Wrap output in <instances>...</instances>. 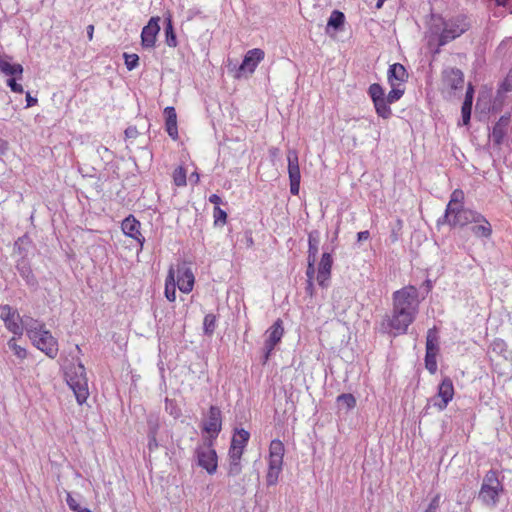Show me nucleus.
<instances>
[{
  "label": "nucleus",
  "instance_id": "nucleus-1",
  "mask_svg": "<svg viewBox=\"0 0 512 512\" xmlns=\"http://www.w3.org/2000/svg\"><path fill=\"white\" fill-rule=\"evenodd\" d=\"M24 326L33 345L48 357L54 359L58 354V342L51 332L45 328V324L30 319L24 323Z\"/></svg>",
  "mask_w": 512,
  "mask_h": 512
},
{
  "label": "nucleus",
  "instance_id": "nucleus-2",
  "mask_svg": "<svg viewBox=\"0 0 512 512\" xmlns=\"http://www.w3.org/2000/svg\"><path fill=\"white\" fill-rule=\"evenodd\" d=\"M250 433L243 429H235L231 438V444L228 451L229 465L228 475L237 476L242 472L241 458L245 447L248 444Z\"/></svg>",
  "mask_w": 512,
  "mask_h": 512
},
{
  "label": "nucleus",
  "instance_id": "nucleus-3",
  "mask_svg": "<svg viewBox=\"0 0 512 512\" xmlns=\"http://www.w3.org/2000/svg\"><path fill=\"white\" fill-rule=\"evenodd\" d=\"M419 295L415 286H405L393 293V308L416 318L419 312Z\"/></svg>",
  "mask_w": 512,
  "mask_h": 512
},
{
  "label": "nucleus",
  "instance_id": "nucleus-4",
  "mask_svg": "<svg viewBox=\"0 0 512 512\" xmlns=\"http://www.w3.org/2000/svg\"><path fill=\"white\" fill-rule=\"evenodd\" d=\"M504 487L497 471L490 470L483 478L478 498L488 507H496Z\"/></svg>",
  "mask_w": 512,
  "mask_h": 512
},
{
  "label": "nucleus",
  "instance_id": "nucleus-5",
  "mask_svg": "<svg viewBox=\"0 0 512 512\" xmlns=\"http://www.w3.org/2000/svg\"><path fill=\"white\" fill-rule=\"evenodd\" d=\"M67 383L73 390L77 402L83 404L89 395L88 379L83 364H73L66 372Z\"/></svg>",
  "mask_w": 512,
  "mask_h": 512
},
{
  "label": "nucleus",
  "instance_id": "nucleus-6",
  "mask_svg": "<svg viewBox=\"0 0 512 512\" xmlns=\"http://www.w3.org/2000/svg\"><path fill=\"white\" fill-rule=\"evenodd\" d=\"M284 452L285 449L282 441L278 439L271 441L269 445L268 471L266 475V482L269 486L275 485L278 482L283 467Z\"/></svg>",
  "mask_w": 512,
  "mask_h": 512
},
{
  "label": "nucleus",
  "instance_id": "nucleus-7",
  "mask_svg": "<svg viewBox=\"0 0 512 512\" xmlns=\"http://www.w3.org/2000/svg\"><path fill=\"white\" fill-rule=\"evenodd\" d=\"M415 319L410 317L407 313H403L393 308L392 314L386 316L381 322V331L393 336L405 334L408 327Z\"/></svg>",
  "mask_w": 512,
  "mask_h": 512
},
{
  "label": "nucleus",
  "instance_id": "nucleus-8",
  "mask_svg": "<svg viewBox=\"0 0 512 512\" xmlns=\"http://www.w3.org/2000/svg\"><path fill=\"white\" fill-rule=\"evenodd\" d=\"M464 87V74L455 67H446L441 74V92L448 98L456 95L457 91H462Z\"/></svg>",
  "mask_w": 512,
  "mask_h": 512
},
{
  "label": "nucleus",
  "instance_id": "nucleus-9",
  "mask_svg": "<svg viewBox=\"0 0 512 512\" xmlns=\"http://www.w3.org/2000/svg\"><path fill=\"white\" fill-rule=\"evenodd\" d=\"M469 28V23L465 16L460 15L447 20L444 23L443 31L439 38V45L443 46L455 38L461 36Z\"/></svg>",
  "mask_w": 512,
  "mask_h": 512
},
{
  "label": "nucleus",
  "instance_id": "nucleus-10",
  "mask_svg": "<svg viewBox=\"0 0 512 512\" xmlns=\"http://www.w3.org/2000/svg\"><path fill=\"white\" fill-rule=\"evenodd\" d=\"M370 96L377 115L383 119H389L392 115L390 103L385 98L383 87L378 83H373L368 88Z\"/></svg>",
  "mask_w": 512,
  "mask_h": 512
},
{
  "label": "nucleus",
  "instance_id": "nucleus-11",
  "mask_svg": "<svg viewBox=\"0 0 512 512\" xmlns=\"http://www.w3.org/2000/svg\"><path fill=\"white\" fill-rule=\"evenodd\" d=\"M264 51L258 48L249 50L239 68L235 71V78L246 77L252 74L258 64L264 59Z\"/></svg>",
  "mask_w": 512,
  "mask_h": 512
},
{
  "label": "nucleus",
  "instance_id": "nucleus-12",
  "mask_svg": "<svg viewBox=\"0 0 512 512\" xmlns=\"http://www.w3.org/2000/svg\"><path fill=\"white\" fill-rule=\"evenodd\" d=\"M284 335L283 322L281 319H277L274 324L267 329L265 333L264 341V361L266 362L275 346L281 341Z\"/></svg>",
  "mask_w": 512,
  "mask_h": 512
},
{
  "label": "nucleus",
  "instance_id": "nucleus-13",
  "mask_svg": "<svg viewBox=\"0 0 512 512\" xmlns=\"http://www.w3.org/2000/svg\"><path fill=\"white\" fill-rule=\"evenodd\" d=\"M454 397V386L452 380L448 377L444 378L438 386L437 396L432 398L430 402L439 411H443Z\"/></svg>",
  "mask_w": 512,
  "mask_h": 512
},
{
  "label": "nucleus",
  "instance_id": "nucleus-14",
  "mask_svg": "<svg viewBox=\"0 0 512 512\" xmlns=\"http://www.w3.org/2000/svg\"><path fill=\"white\" fill-rule=\"evenodd\" d=\"M211 447L212 441L209 440L207 445L200 446L196 450L198 465L210 474L215 472L217 468L216 452Z\"/></svg>",
  "mask_w": 512,
  "mask_h": 512
},
{
  "label": "nucleus",
  "instance_id": "nucleus-15",
  "mask_svg": "<svg viewBox=\"0 0 512 512\" xmlns=\"http://www.w3.org/2000/svg\"><path fill=\"white\" fill-rule=\"evenodd\" d=\"M452 226H465L482 219V214L464 207L458 208L451 216L445 218Z\"/></svg>",
  "mask_w": 512,
  "mask_h": 512
},
{
  "label": "nucleus",
  "instance_id": "nucleus-16",
  "mask_svg": "<svg viewBox=\"0 0 512 512\" xmlns=\"http://www.w3.org/2000/svg\"><path fill=\"white\" fill-rule=\"evenodd\" d=\"M333 257L330 253L324 252L317 267L316 281L322 288H327L330 284L331 269Z\"/></svg>",
  "mask_w": 512,
  "mask_h": 512
},
{
  "label": "nucleus",
  "instance_id": "nucleus-17",
  "mask_svg": "<svg viewBox=\"0 0 512 512\" xmlns=\"http://www.w3.org/2000/svg\"><path fill=\"white\" fill-rule=\"evenodd\" d=\"M222 428L221 410L212 406L207 420L203 423V430L209 435V440L216 439Z\"/></svg>",
  "mask_w": 512,
  "mask_h": 512
},
{
  "label": "nucleus",
  "instance_id": "nucleus-18",
  "mask_svg": "<svg viewBox=\"0 0 512 512\" xmlns=\"http://www.w3.org/2000/svg\"><path fill=\"white\" fill-rule=\"evenodd\" d=\"M0 318L4 321L6 328L15 335H21L23 326L19 323V314L9 305L0 306Z\"/></svg>",
  "mask_w": 512,
  "mask_h": 512
},
{
  "label": "nucleus",
  "instance_id": "nucleus-19",
  "mask_svg": "<svg viewBox=\"0 0 512 512\" xmlns=\"http://www.w3.org/2000/svg\"><path fill=\"white\" fill-rule=\"evenodd\" d=\"M159 17H152L141 32V44L143 48L151 49L155 46L156 37L160 31Z\"/></svg>",
  "mask_w": 512,
  "mask_h": 512
},
{
  "label": "nucleus",
  "instance_id": "nucleus-20",
  "mask_svg": "<svg viewBox=\"0 0 512 512\" xmlns=\"http://www.w3.org/2000/svg\"><path fill=\"white\" fill-rule=\"evenodd\" d=\"M195 278L191 268L186 264L182 263L177 266V282L179 290L183 293H189L192 291L194 286Z\"/></svg>",
  "mask_w": 512,
  "mask_h": 512
},
{
  "label": "nucleus",
  "instance_id": "nucleus-21",
  "mask_svg": "<svg viewBox=\"0 0 512 512\" xmlns=\"http://www.w3.org/2000/svg\"><path fill=\"white\" fill-rule=\"evenodd\" d=\"M510 125V114L502 115L493 126L489 135L490 140L497 146H500L505 140Z\"/></svg>",
  "mask_w": 512,
  "mask_h": 512
},
{
  "label": "nucleus",
  "instance_id": "nucleus-22",
  "mask_svg": "<svg viewBox=\"0 0 512 512\" xmlns=\"http://www.w3.org/2000/svg\"><path fill=\"white\" fill-rule=\"evenodd\" d=\"M121 227H122L123 233L126 236L131 237L134 240H136L140 244L141 247L143 246V244L145 242V238L140 232L141 224L134 216L130 215L127 218H125L122 221Z\"/></svg>",
  "mask_w": 512,
  "mask_h": 512
},
{
  "label": "nucleus",
  "instance_id": "nucleus-23",
  "mask_svg": "<svg viewBox=\"0 0 512 512\" xmlns=\"http://www.w3.org/2000/svg\"><path fill=\"white\" fill-rule=\"evenodd\" d=\"M387 79L390 86H402V84L408 79V73L402 64L394 63L390 65L388 69Z\"/></svg>",
  "mask_w": 512,
  "mask_h": 512
},
{
  "label": "nucleus",
  "instance_id": "nucleus-24",
  "mask_svg": "<svg viewBox=\"0 0 512 512\" xmlns=\"http://www.w3.org/2000/svg\"><path fill=\"white\" fill-rule=\"evenodd\" d=\"M289 180H301L298 153L294 149L287 152Z\"/></svg>",
  "mask_w": 512,
  "mask_h": 512
},
{
  "label": "nucleus",
  "instance_id": "nucleus-25",
  "mask_svg": "<svg viewBox=\"0 0 512 512\" xmlns=\"http://www.w3.org/2000/svg\"><path fill=\"white\" fill-rule=\"evenodd\" d=\"M473 95H474L473 86L471 84H469L467 87L465 99H464V102H463L462 108H461L462 124L463 125H467L470 122L472 103H473Z\"/></svg>",
  "mask_w": 512,
  "mask_h": 512
},
{
  "label": "nucleus",
  "instance_id": "nucleus-26",
  "mask_svg": "<svg viewBox=\"0 0 512 512\" xmlns=\"http://www.w3.org/2000/svg\"><path fill=\"white\" fill-rule=\"evenodd\" d=\"M164 114L166 117V131L173 140H176L178 138L176 111L173 107H166Z\"/></svg>",
  "mask_w": 512,
  "mask_h": 512
},
{
  "label": "nucleus",
  "instance_id": "nucleus-27",
  "mask_svg": "<svg viewBox=\"0 0 512 512\" xmlns=\"http://www.w3.org/2000/svg\"><path fill=\"white\" fill-rule=\"evenodd\" d=\"M464 193L460 189H456L451 193L449 203L446 207L444 218H448L458 208L463 207Z\"/></svg>",
  "mask_w": 512,
  "mask_h": 512
},
{
  "label": "nucleus",
  "instance_id": "nucleus-28",
  "mask_svg": "<svg viewBox=\"0 0 512 512\" xmlns=\"http://www.w3.org/2000/svg\"><path fill=\"white\" fill-rule=\"evenodd\" d=\"M0 71L6 75H21L23 67L20 64L10 63L8 56L0 55Z\"/></svg>",
  "mask_w": 512,
  "mask_h": 512
},
{
  "label": "nucleus",
  "instance_id": "nucleus-29",
  "mask_svg": "<svg viewBox=\"0 0 512 512\" xmlns=\"http://www.w3.org/2000/svg\"><path fill=\"white\" fill-rule=\"evenodd\" d=\"M165 297L173 302L176 299V282L175 272L173 268L169 269L166 281H165Z\"/></svg>",
  "mask_w": 512,
  "mask_h": 512
},
{
  "label": "nucleus",
  "instance_id": "nucleus-30",
  "mask_svg": "<svg viewBox=\"0 0 512 512\" xmlns=\"http://www.w3.org/2000/svg\"><path fill=\"white\" fill-rule=\"evenodd\" d=\"M475 226L472 227V232L478 237L487 238L491 235L492 229L490 223L482 215L481 220L475 222Z\"/></svg>",
  "mask_w": 512,
  "mask_h": 512
},
{
  "label": "nucleus",
  "instance_id": "nucleus-31",
  "mask_svg": "<svg viewBox=\"0 0 512 512\" xmlns=\"http://www.w3.org/2000/svg\"><path fill=\"white\" fill-rule=\"evenodd\" d=\"M319 244H320L319 232H317V231L310 232L309 236H308V257L307 258L316 259L317 254H318Z\"/></svg>",
  "mask_w": 512,
  "mask_h": 512
},
{
  "label": "nucleus",
  "instance_id": "nucleus-32",
  "mask_svg": "<svg viewBox=\"0 0 512 512\" xmlns=\"http://www.w3.org/2000/svg\"><path fill=\"white\" fill-rule=\"evenodd\" d=\"M426 352H439L438 333L436 328H431L427 332Z\"/></svg>",
  "mask_w": 512,
  "mask_h": 512
},
{
  "label": "nucleus",
  "instance_id": "nucleus-33",
  "mask_svg": "<svg viewBox=\"0 0 512 512\" xmlns=\"http://www.w3.org/2000/svg\"><path fill=\"white\" fill-rule=\"evenodd\" d=\"M210 202L214 203L216 206L214 208V218H215V225H220L224 223V210L219 207L221 203V198L213 194L209 198Z\"/></svg>",
  "mask_w": 512,
  "mask_h": 512
},
{
  "label": "nucleus",
  "instance_id": "nucleus-34",
  "mask_svg": "<svg viewBox=\"0 0 512 512\" xmlns=\"http://www.w3.org/2000/svg\"><path fill=\"white\" fill-rule=\"evenodd\" d=\"M165 42L169 47H176L177 46V39L176 34L174 32V28L172 25V21L170 18L166 19V25H165Z\"/></svg>",
  "mask_w": 512,
  "mask_h": 512
},
{
  "label": "nucleus",
  "instance_id": "nucleus-35",
  "mask_svg": "<svg viewBox=\"0 0 512 512\" xmlns=\"http://www.w3.org/2000/svg\"><path fill=\"white\" fill-rule=\"evenodd\" d=\"M405 89L400 85H394L391 86V90L387 95H385V98L390 104H393L397 102L403 95H404Z\"/></svg>",
  "mask_w": 512,
  "mask_h": 512
},
{
  "label": "nucleus",
  "instance_id": "nucleus-36",
  "mask_svg": "<svg viewBox=\"0 0 512 512\" xmlns=\"http://www.w3.org/2000/svg\"><path fill=\"white\" fill-rule=\"evenodd\" d=\"M337 403L339 404V406L345 407L349 410L355 407L356 399L352 394L344 393L337 397Z\"/></svg>",
  "mask_w": 512,
  "mask_h": 512
},
{
  "label": "nucleus",
  "instance_id": "nucleus-37",
  "mask_svg": "<svg viewBox=\"0 0 512 512\" xmlns=\"http://www.w3.org/2000/svg\"><path fill=\"white\" fill-rule=\"evenodd\" d=\"M437 355L438 352H426L425 355V367L431 374L437 371Z\"/></svg>",
  "mask_w": 512,
  "mask_h": 512
},
{
  "label": "nucleus",
  "instance_id": "nucleus-38",
  "mask_svg": "<svg viewBox=\"0 0 512 512\" xmlns=\"http://www.w3.org/2000/svg\"><path fill=\"white\" fill-rule=\"evenodd\" d=\"M490 349L492 352L505 357V353L507 352V344L504 340L496 338L491 342Z\"/></svg>",
  "mask_w": 512,
  "mask_h": 512
},
{
  "label": "nucleus",
  "instance_id": "nucleus-39",
  "mask_svg": "<svg viewBox=\"0 0 512 512\" xmlns=\"http://www.w3.org/2000/svg\"><path fill=\"white\" fill-rule=\"evenodd\" d=\"M343 21H344L343 13L335 10L330 15L327 25L329 27H333V28L337 29L343 24Z\"/></svg>",
  "mask_w": 512,
  "mask_h": 512
},
{
  "label": "nucleus",
  "instance_id": "nucleus-40",
  "mask_svg": "<svg viewBox=\"0 0 512 512\" xmlns=\"http://www.w3.org/2000/svg\"><path fill=\"white\" fill-rule=\"evenodd\" d=\"M173 181L176 186H185L187 182L186 171L183 167H178L173 172Z\"/></svg>",
  "mask_w": 512,
  "mask_h": 512
},
{
  "label": "nucleus",
  "instance_id": "nucleus-41",
  "mask_svg": "<svg viewBox=\"0 0 512 512\" xmlns=\"http://www.w3.org/2000/svg\"><path fill=\"white\" fill-rule=\"evenodd\" d=\"M203 328L205 334H212L216 328V316L213 314H207L204 318Z\"/></svg>",
  "mask_w": 512,
  "mask_h": 512
},
{
  "label": "nucleus",
  "instance_id": "nucleus-42",
  "mask_svg": "<svg viewBox=\"0 0 512 512\" xmlns=\"http://www.w3.org/2000/svg\"><path fill=\"white\" fill-rule=\"evenodd\" d=\"M8 347L14 352V354L18 358L24 359L26 357V350L16 343L15 338H12L8 341Z\"/></svg>",
  "mask_w": 512,
  "mask_h": 512
},
{
  "label": "nucleus",
  "instance_id": "nucleus-43",
  "mask_svg": "<svg viewBox=\"0 0 512 512\" xmlns=\"http://www.w3.org/2000/svg\"><path fill=\"white\" fill-rule=\"evenodd\" d=\"M125 65L129 71L135 69L138 66L139 57L137 54L124 53Z\"/></svg>",
  "mask_w": 512,
  "mask_h": 512
},
{
  "label": "nucleus",
  "instance_id": "nucleus-44",
  "mask_svg": "<svg viewBox=\"0 0 512 512\" xmlns=\"http://www.w3.org/2000/svg\"><path fill=\"white\" fill-rule=\"evenodd\" d=\"M307 262H308V265H307V270H306V276H307V279L313 280L315 273L317 274V271L315 269L316 259L307 258Z\"/></svg>",
  "mask_w": 512,
  "mask_h": 512
},
{
  "label": "nucleus",
  "instance_id": "nucleus-45",
  "mask_svg": "<svg viewBox=\"0 0 512 512\" xmlns=\"http://www.w3.org/2000/svg\"><path fill=\"white\" fill-rule=\"evenodd\" d=\"M66 502L68 507L74 512H78L82 509V507H80L77 501L69 493L67 494Z\"/></svg>",
  "mask_w": 512,
  "mask_h": 512
},
{
  "label": "nucleus",
  "instance_id": "nucleus-46",
  "mask_svg": "<svg viewBox=\"0 0 512 512\" xmlns=\"http://www.w3.org/2000/svg\"><path fill=\"white\" fill-rule=\"evenodd\" d=\"M440 505V495H436L430 502L425 512H437Z\"/></svg>",
  "mask_w": 512,
  "mask_h": 512
},
{
  "label": "nucleus",
  "instance_id": "nucleus-47",
  "mask_svg": "<svg viewBox=\"0 0 512 512\" xmlns=\"http://www.w3.org/2000/svg\"><path fill=\"white\" fill-rule=\"evenodd\" d=\"M7 85L10 87V89L13 92H16V93H22L23 92L22 85L18 84L14 78L8 79L7 80Z\"/></svg>",
  "mask_w": 512,
  "mask_h": 512
},
{
  "label": "nucleus",
  "instance_id": "nucleus-48",
  "mask_svg": "<svg viewBox=\"0 0 512 512\" xmlns=\"http://www.w3.org/2000/svg\"><path fill=\"white\" fill-rule=\"evenodd\" d=\"M495 5L505 8L507 11L512 13V0H490Z\"/></svg>",
  "mask_w": 512,
  "mask_h": 512
},
{
  "label": "nucleus",
  "instance_id": "nucleus-49",
  "mask_svg": "<svg viewBox=\"0 0 512 512\" xmlns=\"http://www.w3.org/2000/svg\"><path fill=\"white\" fill-rule=\"evenodd\" d=\"M300 189V180H290V192L293 195H298Z\"/></svg>",
  "mask_w": 512,
  "mask_h": 512
},
{
  "label": "nucleus",
  "instance_id": "nucleus-50",
  "mask_svg": "<svg viewBox=\"0 0 512 512\" xmlns=\"http://www.w3.org/2000/svg\"><path fill=\"white\" fill-rule=\"evenodd\" d=\"M18 270L20 272V274L25 277L27 279L28 282H30V277L33 278V276L31 275V271L29 270V268L25 267V266H22V267H19L18 266Z\"/></svg>",
  "mask_w": 512,
  "mask_h": 512
},
{
  "label": "nucleus",
  "instance_id": "nucleus-51",
  "mask_svg": "<svg viewBox=\"0 0 512 512\" xmlns=\"http://www.w3.org/2000/svg\"><path fill=\"white\" fill-rule=\"evenodd\" d=\"M125 135L128 138H135L138 135V131H137L136 127H128L125 130Z\"/></svg>",
  "mask_w": 512,
  "mask_h": 512
},
{
  "label": "nucleus",
  "instance_id": "nucleus-52",
  "mask_svg": "<svg viewBox=\"0 0 512 512\" xmlns=\"http://www.w3.org/2000/svg\"><path fill=\"white\" fill-rule=\"evenodd\" d=\"M369 237H370V233H369V231H367V230H365V231H360V232H358V234H357V240H358L359 242H361V241H365V240H367Z\"/></svg>",
  "mask_w": 512,
  "mask_h": 512
},
{
  "label": "nucleus",
  "instance_id": "nucleus-53",
  "mask_svg": "<svg viewBox=\"0 0 512 512\" xmlns=\"http://www.w3.org/2000/svg\"><path fill=\"white\" fill-rule=\"evenodd\" d=\"M27 107H31L37 103V99L32 97L30 93L26 94Z\"/></svg>",
  "mask_w": 512,
  "mask_h": 512
},
{
  "label": "nucleus",
  "instance_id": "nucleus-54",
  "mask_svg": "<svg viewBox=\"0 0 512 512\" xmlns=\"http://www.w3.org/2000/svg\"><path fill=\"white\" fill-rule=\"evenodd\" d=\"M313 290H314L313 280L307 279V287H306L307 293H309L310 295H313Z\"/></svg>",
  "mask_w": 512,
  "mask_h": 512
},
{
  "label": "nucleus",
  "instance_id": "nucleus-55",
  "mask_svg": "<svg viewBox=\"0 0 512 512\" xmlns=\"http://www.w3.org/2000/svg\"><path fill=\"white\" fill-rule=\"evenodd\" d=\"M189 181L191 184H197L199 181V174L196 172L192 173L189 177Z\"/></svg>",
  "mask_w": 512,
  "mask_h": 512
},
{
  "label": "nucleus",
  "instance_id": "nucleus-56",
  "mask_svg": "<svg viewBox=\"0 0 512 512\" xmlns=\"http://www.w3.org/2000/svg\"><path fill=\"white\" fill-rule=\"evenodd\" d=\"M270 154L272 157H277L278 154H279V149L278 148H271L270 149Z\"/></svg>",
  "mask_w": 512,
  "mask_h": 512
},
{
  "label": "nucleus",
  "instance_id": "nucleus-57",
  "mask_svg": "<svg viewBox=\"0 0 512 512\" xmlns=\"http://www.w3.org/2000/svg\"><path fill=\"white\" fill-rule=\"evenodd\" d=\"M386 0H377L376 8L380 9Z\"/></svg>",
  "mask_w": 512,
  "mask_h": 512
},
{
  "label": "nucleus",
  "instance_id": "nucleus-58",
  "mask_svg": "<svg viewBox=\"0 0 512 512\" xmlns=\"http://www.w3.org/2000/svg\"><path fill=\"white\" fill-rule=\"evenodd\" d=\"M152 445H155V446L157 445V444H156V439H155V437H154V436H152V437L150 438V441H149V447H150V448L152 447Z\"/></svg>",
  "mask_w": 512,
  "mask_h": 512
},
{
  "label": "nucleus",
  "instance_id": "nucleus-59",
  "mask_svg": "<svg viewBox=\"0 0 512 512\" xmlns=\"http://www.w3.org/2000/svg\"><path fill=\"white\" fill-rule=\"evenodd\" d=\"M88 29H89V30H88V35H89V38L91 39V38H92V35H93V26H92V25H91V26H89V27H88Z\"/></svg>",
  "mask_w": 512,
  "mask_h": 512
},
{
  "label": "nucleus",
  "instance_id": "nucleus-60",
  "mask_svg": "<svg viewBox=\"0 0 512 512\" xmlns=\"http://www.w3.org/2000/svg\"><path fill=\"white\" fill-rule=\"evenodd\" d=\"M78 512H92L91 510L87 509V508H82L81 510H79Z\"/></svg>",
  "mask_w": 512,
  "mask_h": 512
}]
</instances>
